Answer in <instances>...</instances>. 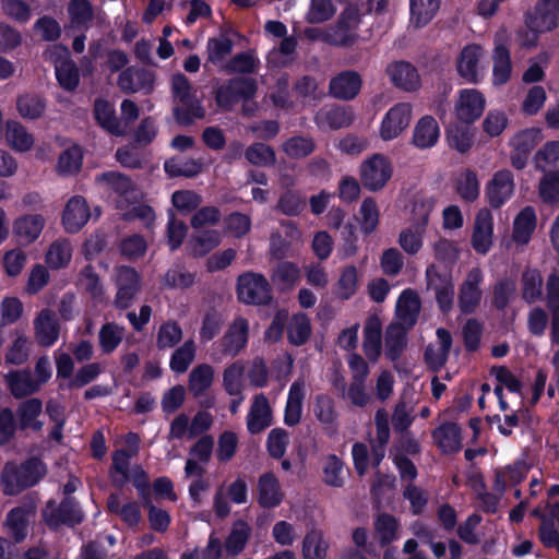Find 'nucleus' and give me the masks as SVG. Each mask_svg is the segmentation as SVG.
Masks as SVG:
<instances>
[{
  "instance_id": "obj_9",
  "label": "nucleus",
  "mask_w": 559,
  "mask_h": 559,
  "mask_svg": "<svg viewBox=\"0 0 559 559\" xmlns=\"http://www.w3.org/2000/svg\"><path fill=\"white\" fill-rule=\"evenodd\" d=\"M481 282L483 272L479 267H474L466 274L459 290L457 302L462 313L471 314L478 308L483 297Z\"/></svg>"
},
{
  "instance_id": "obj_38",
  "label": "nucleus",
  "mask_w": 559,
  "mask_h": 559,
  "mask_svg": "<svg viewBox=\"0 0 559 559\" xmlns=\"http://www.w3.org/2000/svg\"><path fill=\"white\" fill-rule=\"evenodd\" d=\"M300 277L298 266L290 261H280L273 267L272 283L281 290H288L295 286Z\"/></svg>"
},
{
  "instance_id": "obj_19",
  "label": "nucleus",
  "mask_w": 559,
  "mask_h": 559,
  "mask_svg": "<svg viewBox=\"0 0 559 559\" xmlns=\"http://www.w3.org/2000/svg\"><path fill=\"white\" fill-rule=\"evenodd\" d=\"M154 74L144 68H126L118 76V86L124 93H136L139 91L151 92L154 86Z\"/></svg>"
},
{
  "instance_id": "obj_47",
  "label": "nucleus",
  "mask_w": 559,
  "mask_h": 559,
  "mask_svg": "<svg viewBox=\"0 0 559 559\" xmlns=\"http://www.w3.org/2000/svg\"><path fill=\"white\" fill-rule=\"evenodd\" d=\"M133 456L128 454L126 450L120 449L112 453V466L110 477L112 485L121 489L128 480H130L129 465Z\"/></svg>"
},
{
  "instance_id": "obj_58",
  "label": "nucleus",
  "mask_w": 559,
  "mask_h": 559,
  "mask_svg": "<svg viewBox=\"0 0 559 559\" xmlns=\"http://www.w3.org/2000/svg\"><path fill=\"white\" fill-rule=\"evenodd\" d=\"M16 107L20 115L24 118L36 119L39 118L46 108L45 100L34 94H25L19 96Z\"/></svg>"
},
{
  "instance_id": "obj_36",
  "label": "nucleus",
  "mask_w": 559,
  "mask_h": 559,
  "mask_svg": "<svg viewBox=\"0 0 559 559\" xmlns=\"http://www.w3.org/2000/svg\"><path fill=\"white\" fill-rule=\"evenodd\" d=\"M304 397L305 382L298 380L289 389L284 417L286 425L295 426L300 421Z\"/></svg>"
},
{
  "instance_id": "obj_46",
  "label": "nucleus",
  "mask_w": 559,
  "mask_h": 559,
  "mask_svg": "<svg viewBox=\"0 0 559 559\" xmlns=\"http://www.w3.org/2000/svg\"><path fill=\"white\" fill-rule=\"evenodd\" d=\"M28 511L23 507L12 509L5 520L8 534L15 543L22 542L27 534Z\"/></svg>"
},
{
  "instance_id": "obj_43",
  "label": "nucleus",
  "mask_w": 559,
  "mask_h": 559,
  "mask_svg": "<svg viewBox=\"0 0 559 559\" xmlns=\"http://www.w3.org/2000/svg\"><path fill=\"white\" fill-rule=\"evenodd\" d=\"M116 158L123 167L140 168L147 155L141 142H128L117 150Z\"/></svg>"
},
{
  "instance_id": "obj_53",
  "label": "nucleus",
  "mask_w": 559,
  "mask_h": 559,
  "mask_svg": "<svg viewBox=\"0 0 559 559\" xmlns=\"http://www.w3.org/2000/svg\"><path fill=\"white\" fill-rule=\"evenodd\" d=\"M222 241L217 230L209 229L200 235L192 236L189 246L194 257H203L215 249Z\"/></svg>"
},
{
  "instance_id": "obj_32",
  "label": "nucleus",
  "mask_w": 559,
  "mask_h": 559,
  "mask_svg": "<svg viewBox=\"0 0 559 559\" xmlns=\"http://www.w3.org/2000/svg\"><path fill=\"white\" fill-rule=\"evenodd\" d=\"M364 352L376 362L381 355V322L377 316L369 317L364 329Z\"/></svg>"
},
{
  "instance_id": "obj_55",
  "label": "nucleus",
  "mask_w": 559,
  "mask_h": 559,
  "mask_svg": "<svg viewBox=\"0 0 559 559\" xmlns=\"http://www.w3.org/2000/svg\"><path fill=\"white\" fill-rule=\"evenodd\" d=\"M183 336L181 326L176 321L163 323L157 332L156 346L159 350L175 347Z\"/></svg>"
},
{
  "instance_id": "obj_60",
  "label": "nucleus",
  "mask_w": 559,
  "mask_h": 559,
  "mask_svg": "<svg viewBox=\"0 0 559 559\" xmlns=\"http://www.w3.org/2000/svg\"><path fill=\"white\" fill-rule=\"evenodd\" d=\"M83 153L79 145H73L64 151L58 160L57 169L61 175L78 173L82 166Z\"/></svg>"
},
{
  "instance_id": "obj_23",
  "label": "nucleus",
  "mask_w": 559,
  "mask_h": 559,
  "mask_svg": "<svg viewBox=\"0 0 559 559\" xmlns=\"http://www.w3.org/2000/svg\"><path fill=\"white\" fill-rule=\"evenodd\" d=\"M492 243V215L489 210H480L475 218L472 236L473 248L478 253H486Z\"/></svg>"
},
{
  "instance_id": "obj_27",
  "label": "nucleus",
  "mask_w": 559,
  "mask_h": 559,
  "mask_svg": "<svg viewBox=\"0 0 559 559\" xmlns=\"http://www.w3.org/2000/svg\"><path fill=\"white\" fill-rule=\"evenodd\" d=\"M437 336L439 340L438 347L429 345L425 350V360L433 371L441 369L445 365L452 346V336L448 330L438 329Z\"/></svg>"
},
{
  "instance_id": "obj_11",
  "label": "nucleus",
  "mask_w": 559,
  "mask_h": 559,
  "mask_svg": "<svg viewBox=\"0 0 559 559\" xmlns=\"http://www.w3.org/2000/svg\"><path fill=\"white\" fill-rule=\"evenodd\" d=\"M483 53V48L478 44H468L463 47L456 59V72L466 84L480 83L483 75L479 73L478 66Z\"/></svg>"
},
{
  "instance_id": "obj_42",
  "label": "nucleus",
  "mask_w": 559,
  "mask_h": 559,
  "mask_svg": "<svg viewBox=\"0 0 559 559\" xmlns=\"http://www.w3.org/2000/svg\"><path fill=\"white\" fill-rule=\"evenodd\" d=\"M55 72L56 79L63 90L73 92L78 88L80 84V71L72 59L66 58L57 62Z\"/></svg>"
},
{
  "instance_id": "obj_44",
  "label": "nucleus",
  "mask_w": 559,
  "mask_h": 559,
  "mask_svg": "<svg viewBox=\"0 0 559 559\" xmlns=\"http://www.w3.org/2000/svg\"><path fill=\"white\" fill-rule=\"evenodd\" d=\"M94 115L97 122L110 133L121 135L120 121L115 115L112 105L106 100L98 98L95 100Z\"/></svg>"
},
{
  "instance_id": "obj_49",
  "label": "nucleus",
  "mask_w": 559,
  "mask_h": 559,
  "mask_svg": "<svg viewBox=\"0 0 559 559\" xmlns=\"http://www.w3.org/2000/svg\"><path fill=\"white\" fill-rule=\"evenodd\" d=\"M522 297L526 302H535L543 295V277L536 269H526L522 273Z\"/></svg>"
},
{
  "instance_id": "obj_29",
  "label": "nucleus",
  "mask_w": 559,
  "mask_h": 559,
  "mask_svg": "<svg viewBox=\"0 0 559 559\" xmlns=\"http://www.w3.org/2000/svg\"><path fill=\"white\" fill-rule=\"evenodd\" d=\"M5 382L15 399H24L39 391L40 385L33 379L29 370L11 371Z\"/></svg>"
},
{
  "instance_id": "obj_63",
  "label": "nucleus",
  "mask_w": 559,
  "mask_h": 559,
  "mask_svg": "<svg viewBox=\"0 0 559 559\" xmlns=\"http://www.w3.org/2000/svg\"><path fill=\"white\" fill-rule=\"evenodd\" d=\"M357 39L358 35L355 32L340 28L336 24L322 34V40L324 43L341 48L352 47Z\"/></svg>"
},
{
  "instance_id": "obj_52",
  "label": "nucleus",
  "mask_w": 559,
  "mask_h": 559,
  "mask_svg": "<svg viewBox=\"0 0 559 559\" xmlns=\"http://www.w3.org/2000/svg\"><path fill=\"white\" fill-rule=\"evenodd\" d=\"M259 60L250 51L236 53L225 64L224 69L229 74H253L257 72Z\"/></svg>"
},
{
  "instance_id": "obj_16",
  "label": "nucleus",
  "mask_w": 559,
  "mask_h": 559,
  "mask_svg": "<svg viewBox=\"0 0 559 559\" xmlns=\"http://www.w3.org/2000/svg\"><path fill=\"white\" fill-rule=\"evenodd\" d=\"M60 330L57 314L49 308L40 310L34 319V337L40 346L53 345L59 338Z\"/></svg>"
},
{
  "instance_id": "obj_18",
  "label": "nucleus",
  "mask_w": 559,
  "mask_h": 559,
  "mask_svg": "<svg viewBox=\"0 0 559 559\" xmlns=\"http://www.w3.org/2000/svg\"><path fill=\"white\" fill-rule=\"evenodd\" d=\"M386 73L393 85L406 92H414L420 86L419 73L408 61H394L386 68Z\"/></svg>"
},
{
  "instance_id": "obj_37",
  "label": "nucleus",
  "mask_w": 559,
  "mask_h": 559,
  "mask_svg": "<svg viewBox=\"0 0 559 559\" xmlns=\"http://www.w3.org/2000/svg\"><path fill=\"white\" fill-rule=\"evenodd\" d=\"M329 542L325 539L321 530L311 528L302 540V557L304 559H325Z\"/></svg>"
},
{
  "instance_id": "obj_57",
  "label": "nucleus",
  "mask_w": 559,
  "mask_h": 559,
  "mask_svg": "<svg viewBox=\"0 0 559 559\" xmlns=\"http://www.w3.org/2000/svg\"><path fill=\"white\" fill-rule=\"evenodd\" d=\"M206 48L207 60L213 64H218L231 53L234 43L229 37L221 35L209 38Z\"/></svg>"
},
{
  "instance_id": "obj_20",
  "label": "nucleus",
  "mask_w": 559,
  "mask_h": 559,
  "mask_svg": "<svg viewBox=\"0 0 559 559\" xmlns=\"http://www.w3.org/2000/svg\"><path fill=\"white\" fill-rule=\"evenodd\" d=\"M492 84L496 86L507 84L512 75V60L511 51L508 46L495 39V47L492 49Z\"/></svg>"
},
{
  "instance_id": "obj_33",
  "label": "nucleus",
  "mask_w": 559,
  "mask_h": 559,
  "mask_svg": "<svg viewBox=\"0 0 559 559\" xmlns=\"http://www.w3.org/2000/svg\"><path fill=\"white\" fill-rule=\"evenodd\" d=\"M409 328L402 323H390L385 330V356L394 361L399 359L406 346V333Z\"/></svg>"
},
{
  "instance_id": "obj_40",
  "label": "nucleus",
  "mask_w": 559,
  "mask_h": 559,
  "mask_svg": "<svg viewBox=\"0 0 559 559\" xmlns=\"http://www.w3.org/2000/svg\"><path fill=\"white\" fill-rule=\"evenodd\" d=\"M536 226L535 212L531 206L524 207L516 216L513 225L512 239L518 245H526Z\"/></svg>"
},
{
  "instance_id": "obj_15",
  "label": "nucleus",
  "mask_w": 559,
  "mask_h": 559,
  "mask_svg": "<svg viewBox=\"0 0 559 559\" xmlns=\"http://www.w3.org/2000/svg\"><path fill=\"white\" fill-rule=\"evenodd\" d=\"M362 87V78L355 70H344L334 75L329 83V93L341 100H352Z\"/></svg>"
},
{
  "instance_id": "obj_17",
  "label": "nucleus",
  "mask_w": 559,
  "mask_h": 559,
  "mask_svg": "<svg viewBox=\"0 0 559 559\" xmlns=\"http://www.w3.org/2000/svg\"><path fill=\"white\" fill-rule=\"evenodd\" d=\"M273 413L267 397L260 393L253 397L247 416V428L251 435L261 433L272 425Z\"/></svg>"
},
{
  "instance_id": "obj_30",
  "label": "nucleus",
  "mask_w": 559,
  "mask_h": 559,
  "mask_svg": "<svg viewBox=\"0 0 559 559\" xmlns=\"http://www.w3.org/2000/svg\"><path fill=\"white\" fill-rule=\"evenodd\" d=\"M432 438L443 453H454L462 448L461 429L454 423H444L436 428Z\"/></svg>"
},
{
  "instance_id": "obj_10",
  "label": "nucleus",
  "mask_w": 559,
  "mask_h": 559,
  "mask_svg": "<svg viewBox=\"0 0 559 559\" xmlns=\"http://www.w3.org/2000/svg\"><path fill=\"white\" fill-rule=\"evenodd\" d=\"M249 322L242 317L236 318L227 328L221 338L222 354L228 357H236L242 352L248 343Z\"/></svg>"
},
{
  "instance_id": "obj_56",
  "label": "nucleus",
  "mask_w": 559,
  "mask_h": 559,
  "mask_svg": "<svg viewBox=\"0 0 559 559\" xmlns=\"http://www.w3.org/2000/svg\"><path fill=\"white\" fill-rule=\"evenodd\" d=\"M535 167L542 171L559 170V142H547L534 156Z\"/></svg>"
},
{
  "instance_id": "obj_41",
  "label": "nucleus",
  "mask_w": 559,
  "mask_h": 559,
  "mask_svg": "<svg viewBox=\"0 0 559 559\" xmlns=\"http://www.w3.org/2000/svg\"><path fill=\"white\" fill-rule=\"evenodd\" d=\"M250 536L251 527L247 522L242 520L234 522L225 540V549L227 554L230 556L240 554L245 549Z\"/></svg>"
},
{
  "instance_id": "obj_59",
  "label": "nucleus",
  "mask_w": 559,
  "mask_h": 559,
  "mask_svg": "<svg viewBox=\"0 0 559 559\" xmlns=\"http://www.w3.org/2000/svg\"><path fill=\"white\" fill-rule=\"evenodd\" d=\"M195 356V344L193 340H187L180 347H178L171 358L170 368L175 372L182 373L187 371L190 364Z\"/></svg>"
},
{
  "instance_id": "obj_4",
  "label": "nucleus",
  "mask_w": 559,
  "mask_h": 559,
  "mask_svg": "<svg viewBox=\"0 0 559 559\" xmlns=\"http://www.w3.org/2000/svg\"><path fill=\"white\" fill-rule=\"evenodd\" d=\"M45 523L51 530H58L62 525L73 527L80 524L84 514L73 498L66 497L60 503L50 500L41 511Z\"/></svg>"
},
{
  "instance_id": "obj_28",
  "label": "nucleus",
  "mask_w": 559,
  "mask_h": 559,
  "mask_svg": "<svg viewBox=\"0 0 559 559\" xmlns=\"http://www.w3.org/2000/svg\"><path fill=\"white\" fill-rule=\"evenodd\" d=\"M45 226V218L39 214H28L17 218L13 225L14 235L24 245L34 242Z\"/></svg>"
},
{
  "instance_id": "obj_51",
  "label": "nucleus",
  "mask_w": 559,
  "mask_h": 559,
  "mask_svg": "<svg viewBox=\"0 0 559 559\" xmlns=\"http://www.w3.org/2000/svg\"><path fill=\"white\" fill-rule=\"evenodd\" d=\"M72 257V247L67 239H57L46 252V263L51 269H61L68 265Z\"/></svg>"
},
{
  "instance_id": "obj_50",
  "label": "nucleus",
  "mask_w": 559,
  "mask_h": 559,
  "mask_svg": "<svg viewBox=\"0 0 559 559\" xmlns=\"http://www.w3.org/2000/svg\"><path fill=\"white\" fill-rule=\"evenodd\" d=\"M246 365L242 360H237L227 366L223 372V386L229 395H240L242 393V379Z\"/></svg>"
},
{
  "instance_id": "obj_3",
  "label": "nucleus",
  "mask_w": 559,
  "mask_h": 559,
  "mask_svg": "<svg viewBox=\"0 0 559 559\" xmlns=\"http://www.w3.org/2000/svg\"><path fill=\"white\" fill-rule=\"evenodd\" d=\"M237 293L247 305L265 306L272 301V288L264 275L246 272L238 277Z\"/></svg>"
},
{
  "instance_id": "obj_64",
  "label": "nucleus",
  "mask_w": 559,
  "mask_h": 559,
  "mask_svg": "<svg viewBox=\"0 0 559 559\" xmlns=\"http://www.w3.org/2000/svg\"><path fill=\"white\" fill-rule=\"evenodd\" d=\"M223 323L222 314L214 308H209L202 319L200 338L202 342L213 340L219 332Z\"/></svg>"
},
{
  "instance_id": "obj_13",
  "label": "nucleus",
  "mask_w": 559,
  "mask_h": 559,
  "mask_svg": "<svg viewBox=\"0 0 559 559\" xmlns=\"http://www.w3.org/2000/svg\"><path fill=\"white\" fill-rule=\"evenodd\" d=\"M486 99L478 90L464 88L460 91L459 100L455 105V114L461 122L471 124L483 115Z\"/></svg>"
},
{
  "instance_id": "obj_1",
  "label": "nucleus",
  "mask_w": 559,
  "mask_h": 559,
  "mask_svg": "<svg viewBox=\"0 0 559 559\" xmlns=\"http://www.w3.org/2000/svg\"><path fill=\"white\" fill-rule=\"evenodd\" d=\"M47 474L46 464L38 457L22 463L8 461L0 474V485L5 496H16L37 485Z\"/></svg>"
},
{
  "instance_id": "obj_2",
  "label": "nucleus",
  "mask_w": 559,
  "mask_h": 559,
  "mask_svg": "<svg viewBox=\"0 0 559 559\" xmlns=\"http://www.w3.org/2000/svg\"><path fill=\"white\" fill-rule=\"evenodd\" d=\"M258 82L250 76H234L214 88V99L221 111H231L240 100H253Z\"/></svg>"
},
{
  "instance_id": "obj_7",
  "label": "nucleus",
  "mask_w": 559,
  "mask_h": 559,
  "mask_svg": "<svg viewBox=\"0 0 559 559\" xmlns=\"http://www.w3.org/2000/svg\"><path fill=\"white\" fill-rule=\"evenodd\" d=\"M391 176V164L380 154H374L360 166V180L369 191L376 192L383 189Z\"/></svg>"
},
{
  "instance_id": "obj_25",
  "label": "nucleus",
  "mask_w": 559,
  "mask_h": 559,
  "mask_svg": "<svg viewBox=\"0 0 559 559\" xmlns=\"http://www.w3.org/2000/svg\"><path fill=\"white\" fill-rule=\"evenodd\" d=\"M97 181L106 183L109 189L114 190L128 203L135 202L141 197V192L131 179L123 174L117 171L104 173L97 177Z\"/></svg>"
},
{
  "instance_id": "obj_14",
  "label": "nucleus",
  "mask_w": 559,
  "mask_h": 559,
  "mask_svg": "<svg viewBox=\"0 0 559 559\" xmlns=\"http://www.w3.org/2000/svg\"><path fill=\"white\" fill-rule=\"evenodd\" d=\"M411 121V108L407 104L399 103L391 107L382 118L381 140H394L402 134Z\"/></svg>"
},
{
  "instance_id": "obj_6",
  "label": "nucleus",
  "mask_w": 559,
  "mask_h": 559,
  "mask_svg": "<svg viewBox=\"0 0 559 559\" xmlns=\"http://www.w3.org/2000/svg\"><path fill=\"white\" fill-rule=\"evenodd\" d=\"M559 0H537L533 11L525 14L526 26L535 33H546L558 25Z\"/></svg>"
},
{
  "instance_id": "obj_34",
  "label": "nucleus",
  "mask_w": 559,
  "mask_h": 559,
  "mask_svg": "<svg viewBox=\"0 0 559 559\" xmlns=\"http://www.w3.org/2000/svg\"><path fill=\"white\" fill-rule=\"evenodd\" d=\"M348 471L343 461L335 454L328 455L323 461L322 481L333 488H342L345 485Z\"/></svg>"
},
{
  "instance_id": "obj_31",
  "label": "nucleus",
  "mask_w": 559,
  "mask_h": 559,
  "mask_svg": "<svg viewBox=\"0 0 559 559\" xmlns=\"http://www.w3.org/2000/svg\"><path fill=\"white\" fill-rule=\"evenodd\" d=\"M420 311V300L416 293L411 289L404 290L396 304L397 323L412 328Z\"/></svg>"
},
{
  "instance_id": "obj_12",
  "label": "nucleus",
  "mask_w": 559,
  "mask_h": 559,
  "mask_svg": "<svg viewBox=\"0 0 559 559\" xmlns=\"http://www.w3.org/2000/svg\"><path fill=\"white\" fill-rule=\"evenodd\" d=\"M413 212L414 215L418 214V218H415L413 226L402 230L399 238L400 246L409 254H416L420 250L425 226L429 217V210L424 204L416 203Z\"/></svg>"
},
{
  "instance_id": "obj_26",
  "label": "nucleus",
  "mask_w": 559,
  "mask_h": 559,
  "mask_svg": "<svg viewBox=\"0 0 559 559\" xmlns=\"http://www.w3.org/2000/svg\"><path fill=\"white\" fill-rule=\"evenodd\" d=\"M43 412V402L37 397H32L21 402L16 408L19 428L21 430L32 429L40 431L44 423L38 419Z\"/></svg>"
},
{
  "instance_id": "obj_54",
  "label": "nucleus",
  "mask_w": 559,
  "mask_h": 559,
  "mask_svg": "<svg viewBox=\"0 0 559 559\" xmlns=\"http://www.w3.org/2000/svg\"><path fill=\"white\" fill-rule=\"evenodd\" d=\"M538 194L547 204L559 202V170L545 171L538 182Z\"/></svg>"
},
{
  "instance_id": "obj_21",
  "label": "nucleus",
  "mask_w": 559,
  "mask_h": 559,
  "mask_svg": "<svg viewBox=\"0 0 559 559\" xmlns=\"http://www.w3.org/2000/svg\"><path fill=\"white\" fill-rule=\"evenodd\" d=\"M514 190L513 175L508 169L497 171L487 187V195L491 206L500 207Z\"/></svg>"
},
{
  "instance_id": "obj_61",
  "label": "nucleus",
  "mask_w": 559,
  "mask_h": 559,
  "mask_svg": "<svg viewBox=\"0 0 559 559\" xmlns=\"http://www.w3.org/2000/svg\"><path fill=\"white\" fill-rule=\"evenodd\" d=\"M397 522L389 514H381L374 523V536L382 546L390 544L396 538Z\"/></svg>"
},
{
  "instance_id": "obj_48",
  "label": "nucleus",
  "mask_w": 559,
  "mask_h": 559,
  "mask_svg": "<svg viewBox=\"0 0 559 559\" xmlns=\"http://www.w3.org/2000/svg\"><path fill=\"white\" fill-rule=\"evenodd\" d=\"M311 335L310 320L305 313H297L287 324L288 341L296 346L305 344Z\"/></svg>"
},
{
  "instance_id": "obj_35",
  "label": "nucleus",
  "mask_w": 559,
  "mask_h": 559,
  "mask_svg": "<svg viewBox=\"0 0 559 559\" xmlns=\"http://www.w3.org/2000/svg\"><path fill=\"white\" fill-rule=\"evenodd\" d=\"M441 0H409L411 22L416 27H425L437 15Z\"/></svg>"
},
{
  "instance_id": "obj_45",
  "label": "nucleus",
  "mask_w": 559,
  "mask_h": 559,
  "mask_svg": "<svg viewBox=\"0 0 559 559\" xmlns=\"http://www.w3.org/2000/svg\"><path fill=\"white\" fill-rule=\"evenodd\" d=\"M205 163L203 157L183 160L178 157H171L165 162V170L170 177H193L201 173Z\"/></svg>"
},
{
  "instance_id": "obj_62",
  "label": "nucleus",
  "mask_w": 559,
  "mask_h": 559,
  "mask_svg": "<svg viewBox=\"0 0 559 559\" xmlns=\"http://www.w3.org/2000/svg\"><path fill=\"white\" fill-rule=\"evenodd\" d=\"M123 329L116 323H106L99 331V345L104 353H111L122 341Z\"/></svg>"
},
{
  "instance_id": "obj_39",
  "label": "nucleus",
  "mask_w": 559,
  "mask_h": 559,
  "mask_svg": "<svg viewBox=\"0 0 559 559\" xmlns=\"http://www.w3.org/2000/svg\"><path fill=\"white\" fill-rule=\"evenodd\" d=\"M214 380V369L209 364L194 367L189 374L188 389L194 396H202L211 388Z\"/></svg>"
},
{
  "instance_id": "obj_24",
  "label": "nucleus",
  "mask_w": 559,
  "mask_h": 559,
  "mask_svg": "<svg viewBox=\"0 0 559 559\" xmlns=\"http://www.w3.org/2000/svg\"><path fill=\"white\" fill-rule=\"evenodd\" d=\"M257 491L258 502L265 509L278 506L284 498L278 479L271 472L264 473L259 477Z\"/></svg>"
},
{
  "instance_id": "obj_22",
  "label": "nucleus",
  "mask_w": 559,
  "mask_h": 559,
  "mask_svg": "<svg viewBox=\"0 0 559 559\" xmlns=\"http://www.w3.org/2000/svg\"><path fill=\"white\" fill-rule=\"evenodd\" d=\"M90 207L84 198L75 195L71 198L63 212V225L69 233L79 231L90 219Z\"/></svg>"
},
{
  "instance_id": "obj_5",
  "label": "nucleus",
  "mask_w": 559,
  "mask_h": 559,
  "mask_svg": "<svg viewBox=\"0 0 559 559\" xmlns=\"http://www.w3.org/2000/svg\"><path fill=\"white\" fill-rule=\"evenodd\" d=\"M426 288L433 292L443 312H448L452 308L454 285L450 273L440 272L436 264H430L426 270Z\"/></svg>"
},
{
  "instance_id": "obj_8",
  "label": "nucleus",
  "mask_w": 559,
  "mask_h": 559,
  "mask_svg": "<svg viewBox=\"0 0 559 559\" xmlns=\"http://www.w3.org/2000/svg\"><path fill=\"white\" fill-rule=\"evenodd\" d=\"M117 293L114 305L118 309H127L131 306L135 295L140 290V276L130 266H118L115 273Z\"/></svg>"
}]
</instances>
